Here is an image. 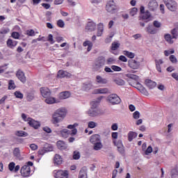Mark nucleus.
<instances>
[{"label":"nucleus","mask_w":178,"mask_h":178,"mask_svg":"<svg viewBox=\"0 0 178 178\" xmlns=\"http://www.w3.org/2000/svg\"><path fill=\"white\" fill-rule=\"evenodd\" d=\"M66 113H67V110H66L65 108L57 109L52 116V122L54 124H56V123L62 122V120L65 119Z\"/></svg>","instance_id":"f257e3e1"},{"label":"nucleus","mask_w":178,"mask_h":178,"mask_svg":"<svg viewBox=\"0 0 178 178\" xmlns=\"http://www.w3.org/2000/svg\"><path fill=\"white\" fill-rule=\"evenodd\" d=\"M126 77H127L128 79H131V80H134L135 82H129L130 86H131L132 87H135V88H137V87H140V88H143V86H141V84H140V83H138V76L134 74H127Z\"/></svg>","instance_id":"f03ea898"},{"label":"nucleus","mask_w":178,"mask_h":178,"mask_svg":"<svg viewBox=\"0 0 178 178\" xmlns=\"http://www.w3.org/2000/svg\"><path fill=\"white\" fill-rule=\"evenodd\" d=\"M178 26L176 29H174L171 31V34L172 35H170V34L167 33L164 35V38L165 40V41H167V42H168V44H173V40L172 38H177L178 36Z\"/></svg>","instance_id":"7ed1b4c3"},{"label":"nucleus","mask_w":178,"mask_h":178,"mask_svg":"<svg viewBox=\"0 0 178 178\" xmlns=\"http://www.w3.org/2000/svg\"><path fill=\"white\" fill-rule=\"evenodd\" d=\"M106 10H107L109 13H115V12L118 10L116 3H115L113 0L108 1L106 5Z\"/></svg>","instance_id":"20e7f679"},{"label":"nucleus","mask_w":178,"mask_h":178,"mask_svg":"<svg viewBox=\"0 0 178 178\" xmlns=\"http://www.w3.org/2000/svg\"><path fill=\"white\" fill-rule=\"evenodd\" d=\"M165 6L171 10V12H175L177 9V3L173 0H163Z\"/></svg>","instance_id":"39448f33"},{"label":"nucleus","mask_w":178,"mask_h":178,"mask_svg":"<svg viewBox=\"0 0 178 178\" xmlns=\"http://www.w3.org/2000/svg\"><path fill=\"white\" fill-rule=\"evenodd\" d=\"M108 101L112 105H118L121 102L120 97L116 94H111L108 97Z\"/></svg>","instance_id":"423d86ee"},{"label":"nucleus","mask_w":178,"mask_h":178,"mask_svg":"<svg viewBox=\"0 0 178 178\" xmlns=\"http://www.w3.org/2000/svg\"><path fill=\"white\" fill-rule=\"evenodd\" d=\"M105 65V57L104 56H100L97 58L95 62V69L97 70H99L101 67Z\"/></svg>","instance_id":"0eeeda50"},{"label":"nucleus","mask_w":178,"mask_h":178,"mask_svg":"<svg viewBox=\"0 0 178 178\" xmlns=\"http://www.w3.org/2000/svg\"><path fill=\"white\" fill-rule=\"evenodd\" d=\"M60 134L64 138H67L69 136H76V134H77V129H73L72 131L69 129H63L60 131Z\"/></svg>","instance_id":"6e6552de"},{"label":"nucleus","mask_w":178,"mask_h":178,"mask_svg":"<svg viewBox=\"0 0 178 178\" xmlns=\"http://www.w3.org/2000/svg\"><path fill=\"white\" fill-rule=\"evenodd\" d=\"M56 178H68L69 177V171L59 170L58 171H54Z\"/></svg>","instance_id":"1a4fd4ad"},{"label":"nucleus","mask_w":178,"mask_h":178,"mask_svg":"<svg viewBox=\"0 0 178 178\" xmlns=\"http://www.w3.org/2000/svg\"><path fill=\"white\" fill-rule=\"evenodd\" d=\"M20 173L23 177H29L31 173V168L29 165H24L21 168Z\"/></svg>","instance_id":"9d476101"},{"label":"nucleus","mask_w":178,"mask_h":178,"mask_svg":"<svg viewBox=\"0 0 178 178\" xmlns=\"http://www.w3.org/2000/svg\"><path fill=\"white\" fill-rule=\"evenodd\" d=\"M27 122L29 124V126H31V127H33V129H38L40 126H41V124L38 121H35L31 118H27Z\"/></svg>","instance_id":"9b49d317"},{"label":"nucleus","mask_w":178,"mask_h":178,"mask_svg":"<svg viewBox=\"0 0 178 178\" xmlns=\"http://www.w3.org/2000/svg\"><path fill=\"white\" fill-rule=\"evenodd\" d=\"M128 66L131 69L137 70L140 67V62L136 61V60H130L128 61Z\"/></svg>","instance_id":"f8f14e48"},{"label":"nucleus","mask_w":178,"mask_h":178,"mask_svg":"<svg viewBox=\"0 0 178 178\" xmlns=\"http://www.w3.org/2000/svg\"><path fill=\"white\" fill-rule=\"evenodd\" d=\"M16 76H17V79H19V80H20V81H22V83H26V76L24 75V72H23V71L19 70L17 72Z\"/></svg>","instance_id":"ddd939ff"},{"label":"nucleus","mask_w":178,"mask_h":178,"mask_svg":"<svg viewBox=\"0 0 178 178\" xmlns=\"http://www.w3.org/2000/svg\"><path fill=\"white\" fill-rule=\"evenodd\" d=\"M70 76H72V74L66 71H63L62 70H59L57 74V77H58L59 79H63L65 77H70Z\"/></svg>","instance_id":"4468645a"},{"label":"nucleus","mask_w":178,"mask_h":178,"mask_svg":"<svg viewBox=\"0 0 178 178\" xmlns=\"http://www.w3.org/2000/svg\"><path fill=\"white\" fill-rule=\"evenodd\" d=\"M145 84L149 88L150 90H152V88H155L156 87V82L153 81L151 79H146L145 81Z\"/></svg>","instance_id":"2eb2a0df"},{"label":"nucleus","mask_w":178,"mask_h":178,"mask_svg":"<svg viewBox=\"0 0 178 178\" xmlns=\"http://www.w3.org/2000/svg\"><path fill=\"white\" fill-rule=\"evenodd\" d=\"M54 162L55 165H62V163H63V159L62 158V156L59 154H55Z\"/></svg>","instance_id":"dca6fc26"},{"label":"nucleus","mask_w":178,"mask_h":178,"mask_svg":"<svg viewBox=\"0 0 178 178\" xmlns=\"http://www.w3.org/2000/svg\"><path fill=\"white\" fill-rule=\"evenodd\" d=\"M170 177L171 178H177L178 177V165H175L170 170Z\"/></svg>","instance_id":"f3484780"},{"label":"nucleus","mask_w":178,"mask_h":178,"mask_svg":"<svg viewBox=\"0 0 178 178\" xmlns=\"http://www.w3.org/2000/svg\"><path fill=\"white\" fill-rule=\"evenodd\" d=\"M95 29H97V24L95 23L92 22H88L86 30L88 31H94Z\"/></svg>","instance_id":"a211bd4d"},{"label":"nucleus","mask_w":178,"mask_h":178,"mask_svg":"<svg viewBox=\"0 0 178 178\" xmlns=\"http://www.w3.org/2000/svg\"><path fill=\"white\" fill-rule=\"evenodd\" d=\"M148 8L149 10H156L158 8V3L155 0L151 1L148 4Z\"/></svg>","instance_id":"6ab92c4d"},{"label":"nucleus","mask_w":178,"mask_h":178,"mask_svg":"<svg viewBox=\"0 0 178 178\" xmlns=\"http://www.w3.org/2000/svg\"><path fill=\"white\" fill-rule=\"evenodd\" d=\"M146 31H147V33H148V34H156V33H158V30H156V29L154 28V26H152V25H149L146 28Z\"/></svg>","instance_id":"aec40b11"},{"label":"nucleus","mask_w":178,"mask_h":178,"mask_svg":"<svg viewBox=\"0 0 178 178\" xmlns=\"http://www.w3.org/2000/svg\"><path fill=\"white\" fill-rule=\"evenodd\" d=\"M16 45H17V41L16 40H13L12 39H8L7 40V47H8V48H15V47H16Z\"/></svg>","instance_id":"412c9836"},{"label":"nucleus","mask_w":178,"mask_h":178,"mask_svg":"<svg viewBox=\"0 0 178 178\" xmlns=\"http://www.w3.org/2000/svg\"><path fill=\"white\" fill-rule=\"evenodd\" d=\"M98 100L97 101H93L90 103L91 105V108L92 109H98L97 108L98 107V105L99 104V102H101V100L102 99V97H99L97 99Z\"/></svg>","instance_id":"4be33fe9"},{"label":"nucleus","mask_w":178,"mask_h":178,"mask_svg":"<svg viewBox=\"0 0 178 178\" xmlns=\"http://www.w3.org/2000/svg\"><path fill=\"white\" fill-rule=\"evenodd\" d=\"M45 102L46 104H56L59 102V101H57L56 99H55L54 97L49 96V97H46Z\"/></svg>","instance_id":"5701e85b"},{"label":"nucleus","mask_w":178,"mask_h":178,"mask_svg":"<svg viewBox=\"0 0 178 178\" xmlns=\"http://www.w3.org/2000/svg\"><path fill=\"white\" fill-rule=\"evenodd\" d=\"M96 81L99 84H106L108 83V80L105 78H102V76L97 75L96 76Z\"/></svg>","instance_id":"b1692460"},{"label":"nucleus","mask_w":178,"mask_h":178,"mask_svg":"<svg viewBox=\"0 0 178 178\" xmlns=\"http://www.w3.org/2000/svg\"><path fill=\"white\" fill-rule=\"evenodd\" d=\"M59 99H67V98H69L70 97V92L65 91L62 92L59 94Z\"/></svg>","instance_id":"393cba45"},{"label":"nucleus","mask_w":178,"mask_h":178,"mask_svg":"<svg viewBox=\"0 0 178 178\" xmlns=\"http://www.w3.org/2000/svg\"><path fill=\"white\" fill-rule=\"evenodd\" d=\"M155 63H156V69L159 73L162 72V70L161 68V65L163 63V60L162 59L160 60H155Z\"/></svg>","instance_id":"a878e982"},{"label":"nucleus","mask_w":178,"mask_h":178,"mask_svg":"<svg viewBox=\"0 0 178 178\" xmlns=\"http://www.w3.org/2000/svg\"><path fill=\"white\" fill-rule=\"evenodd\" d=\"M99 142H100L99 135L95 134V135H92L90 137V143H92V144H95L96 143H99Z\"/></svg>","instance_id":"bb28decb"},{"label":"nucleus","mask_w":178,"mask_h":178,"mask_svg":"<svg viewBox=\"0 0 178 178\" xmlns=\"http://www.w3.org/2000/svg\"><path fill=\"white\" fill-rule=\"evenodd\" d=\"M83 47H88L87 51L88 52H90V51L92 49V43L90 40H86L83 43Z\"/></svg>","instance_id":"cd10ccee"},{"label":"nucleus","mask_w":178,"mask_h":178,"mask_svg":"<svg viewBox=\"0 0 178 178\" xmlns=\"http://www.w3.org/2000/svg\"><path fill=\"white\" fill-rule=\"evenodd\" d=\"M103 33H104V24L100 23L98 24L97 36L101 37V35H102Z\"/></svg>","instance_id":"c85d7f7f"},{"label":"nucleus","mask_w":178,"mask_h":178,"mask_svg":"<svg viewBox=\"0 0 178 178\" xmlns=\"http://www.w3.org/2000/svg\"><path fill=\"white\" fill-rule=\"evenodd\" d=\"M99 111L98 109L90 108L88 111V115L91 117L97 116Z\"/></svg>","instance_id":"c756f323"},{"label":"nucleus","mask_w":178,"mask_h":178,"mask_svg":"<svg viewBox=\"0 0 178 178\" xmlns=\"http://www.w3.org/2000/svg\"><path fill=\"white\" fill-rule=\"evenodd\" d=\"M57 147L58 149H66V148H67L66 143L62 140H58L57 142Z\"/></svg>","instance_id":"7c9ffc66"},{"label":"nucleus","mask_w":178,"mask_h":178,"mask_svg":"<svg viewBox=\"0 0 178 178\" xmlns=\"http://www.w3.org/2000/svg\"><path fill=\"white\" fill-rule=\"evenodd\" d=\"M136 137H137V133L134 132V131H129L128 134V140L129 141H133V140H134V138H136Z\"/></svg>","instance_id":"2f4dec72"},{"label":"nucleus","mask_w":178,"mask_h":178,"mask_svg":"<svg viewBox=\"0 0 178 178\" xmlns=\"http://www.w3.org/2000/svg\"><path fill=\"white\" fill-rule=\"evenodd\" d=\"M108 88H99L95 91V94H108Z\"/></svg>","instance_id":"473e14b6"},{"label":"nucleus","mask_w":178,"mask_h":178,"mask_svg":"<svg viewBox=\"0 0 178 178\" xmlns=\"http://www.w3.org/2000/svg\"><path fill=\"white\" fill-rule=\"evenodd\" d=\"M113 81L118 86H124V84H125L124 81L120 78L115 79H113Z\"/></svg>","instance_id":"72a5a7b5"},{"label":"nucleus","mask_w":178,"mask_h":178,"mask_svg":"<svg viewBox=\"0 0 178 178\" xmlns=\"http://www.w3.org/2000/svg\"><path fill=\"white\" fill-rule=\"evenodd\" d=\"M123 54L124 55H125V56L129 58V59H133L134 56H136V54H134V53L130 52L129 51H124Z\"/></svg>","instance_id":"f704fd0d"},{"label":"nucleus","mask_w":178,"mask_h":178,"mask_svg":"<svg viewBox=\"0 0 178 178\" xmlns=\"http://www.w3.org/2000/svg\"><path fill=\"white\" fill-rule=\"evenodd\" d=\"M94 144V147L93 149H95V151H99V149H101V148H102V143L100 142H97L96 143H93Z\"/></svg>","instance_id":"c9c22d12"},{"label":"nucleus","mask_w":178,"mask_h":178,"mask_svg":"<svg viewBox=\"0 0 178 178\" xmlns=\"http://www.w3.org/2000/svg\"><path fill=\"white\" fill-rule=\"evenodd\" d=\"M151 17V13H149V11L146 10L142 16V19L143 20H148V19H149Z\"/></svg>","instance_id":"e433bc0d"},{"label":"nucleus","mask_w":178,"mask_h":178,"mask_svg":"<svg viewBox=\"0 0 178 178\" xmlns=\"http://www.w3.org/2000/svg\"><path fill=\"white\" fill-rule=\"evenodd\" d=\"M15 136H17L18 137H27V133L24 131H17L15 132Z\"/></svg>","instance_id":"4c0bfd02"},{"label":"nucleus","mask_w":178,"mask_h":178,"mask_svg":"<svg viewBox=\"0 0 178 178\" xmlns=\"http://www.w3.org/2000/svg\"><path fill=\"white\" fill-rule=\"evenodd\" d=\"M79 178H87V171L84 169H81L79 172Z\"/></svg>","instance_id":"58836bf2"},{"label":"nucleus","mask_w":178,"mask_h":178,"mask_svg":"<svg viewBox=\"0 0 178 178\" xmlns=\"http://www.w3.org/2000/svg\"><path fill=\"white\" fill-rule=\"evenodd\" d=\"M120 47V44L118 42H114L111 44V51H116Z\"/></svg>","instance_id":"ea45409f"},{"label":"nucleus","mask_w":178,"mask_h":178,"mask_svg":"<svg viewBox=\"0 0 178 178\" xmlns=\"http://www.w3.org/2000/svg\"><path fill=\"white\" fill-rule=\"evenodd\" d=\"M13 155L16 158H20V149L19 147H15L13 150Z\"/></svg>","instance_id":"a19ab883"},{"label":"nucleus","mask_w":178,"mask_h":178,"mask_svg":"<svg viewBox=\"0 0 178 178\" xmlns=\"http://www.w3.org/2000/svg\"><path fill=\"white\" fill-rule=\"evenodd\" d=\"M54 151V146L52 145H49L48 143H46L45 145V152H51Z\"/></svg>","instance_id":"79ce46f5"},{"label":"nucleus","mask_w":178,"mask_h":178,"mask_svg":"<svg viewBox=\"0 0 178 178\" xmlns=\"http://www.w3.org/2000/svg\"><path fill=\"white\" fill-rule=\"evenodd\" d=\"M15 88H16L15 81H13V80H10L8 82V90H15Z\"/></svg>","instance_id":"37998d69"},{"label":"nucleus","mask_w":178,"mask_h":178,"mask_svg":"<svg viewBox=\"0 0 178 178\" xmlns=\"http://www.w3.org/2000/svg\"><path fill=\"white\" fill-rule=\"evenodd\" d=\"M26 35H29V37H34V35H35V31L33 29L27 30L26 31Z\"/></svg>","instance_id":"c03bdc74"},{"label":"nucleus","mask_w":178,"mask_h":178,"mask_svg":"<svg viewBox=\"0 0 178 178\" xmlns=\"http://www.w3.org/2000/svg\"><path fill=\"white\" fill-rule=\"evenodd\" d=\"M11 37L15 40H19V38H20V33H19V32H13Z\"/></svg>","instance_id":"a18cd8bd"},{"label":"nucleus","mask_w":178,"mask_h":178,"mask_svg":"<svg viewBox=\"0 0 178 178\" xmlns=\"http://www.w3.org/2000/svg\"><path fill=\"white\" fill-rule=\"evenodd\" d=\"M97 124L92 121L89 122L88 124V127H89V129H95V127H97Z\"/></svg>","instance_id":"49530a36"},{"label":"nucleus","mask_w":178,"mask_h":178,"mask_svg":"<svg viewBox=\"0 0 178 178\" xmlns=\"http://www.w3.org/2000/svg\"><path fill=\"white\" fill-rule=\"evenodd\" d=\"M57 26L60 29H63V27H65V22H63L62 19H58L57 21Z\"/></svg>","instance_id":"de8ad7c7"},{"label":"nucleus","mask_w":178,"mask_h":178,"mask_svg":"<svg viewBox=\"0 0 178 178\" xmlns=\"http://www.w3.org/2000/svg\"><path fill=\"white\" fill-rule=\"evenodd\" d=\"M111 69L113 70V72H122V67L118 65H112Z\"/></svg>","instance_id":"09e8293b"},{"label":"nucleus","mask_w":178,"mask_h":178,"mask_svg":"<svg viewBox=\"0 0 178 178\" xmlns=\"http://www.w3.org/2000/svg\"><path fill=\"white\" fill-rule=\"evenodd\" d=\"M113 143L115 144V145L117 146L118 149L123 147V143H122V140H118V141L114 140Z\"/></svg>","instance_id":"8fccbe9b"},{"label":"nucleus","mask_w":178,"mask_h":178,"mask_svg":"<svg viewBox=\"0 0 178 178\" xmlns=\"http://www.w3.org/2000/svg\"><path fill=\"white\" fill-rule=\"evenodd\" d=\"M115 62H116V59H115L114 58H108L106 60L107 65H113Z\"/></svg>","instance_id":"3c124183"},{"label":"nucleus","mask_w":178,"mask_h":178,"mask_svg":"<svg viewBox=\"0 0 178 178\" xmlns=\"http://www.w3.org/2000/svg\"><path fill=\"white\" fill-rule=\"evenodd\" d=\"M118 152L122 155V156H124V154L126 151L124 150V146H122L121 147H118Z\"/></svg>","instance_id":"603ef678"},{"label":"nucleus","mask_w":178,"mask_h":178,"mask_svg":"<svg viewBox=\"0 0 178 178\" xmlns=\"http://www.w3.org/2000/svg\"><path fill=\"white\" fill-rule=\"evenodd\" d=\"M73 159H75V160L80 159V152L76 151L74 152Z\"/></svg>","instance_id":"864d4df0"},{"label":"nucleus","mask_w":178,"mask_h":178,"mask_svg":"<svg viewBox=\"0 0 178 178\" xmlns=\"http://www.w3.org/2000/svg\"><path fill=\"white\" fill-rule=\"evenodd\" d=\"M14 95H15L16 98H19V99H23V95L22 94V92L19 91L15 92Z\"/></svg>","instance_id":"5fc2aeb1"},{"label":"nucleus","mask_w":178,"mask_h":178,"mask_svg":"<svg viewBox=\"0 0 178 178\" xmlns=\"http://www.w3.org/2000/svg\"><path fill=\"white\" fill-rule=\"evenodd\" d=\"M77 126H79V124L77 123H74V124H70L67 127V128L71 129V130H77V129H76V127H77Z\"/></svg>","instance_id":"6e6d98bb"},{"label":"nucleus","mask_w":178,"mask_h":178,"mask_svg":"<svg viewBox=\"0 0 178 178\" xmlns=\"http://www.w3.org/2000/svg\"><path fill=\"white\" fill-rule=\"evenodd\" d=\"M169 59L170 62H172V63H177V58H176V56H175V55L170 56Z\"/></svg>","instance_id":"4d7b16f0"},{"label":"nucleus","mask_w":178,"mask_h":178,"mask_svg":"<svg viewBox=\"0 0 178 178\" xmlns=\"http://www.w3.org/2000/svg\"><path fill=\"white\" fill-rule=\"evenodd\" d=\"M15 163H13V162L10 163L9 165H8L9 170L10 172H13V170H15Z\"/></svg>","instance_id":"13d9d810"},{"label":"nucleus","mask_w":178,"mask_h":178,"mask_svg":"<svg viewBox=\"0 0 178 178\" xmlns=\"http://www.w3.org/2000/svg\"><path fill=\"white\" fill-rule=\"evenodd\" d=\"M30 148L32 149V151H37V149H38V145L32 143L30 145Z\"/></svg>","instance_id":"bf43d9fd"},{"label":"nucleus","mask_w":178,"mask_h":178,"mask_svg":"<svg viewBox=\"0 0 178 178\" xmlns=\"http://www.w3.org/2000/svg\"><path fill=\"white\" fill-rule=\"evenodd\" d=\"M137 8H133L130 11L129 15H131V16H134L137 14Z\"/></svg>","instance_id":"052dcab7"},{"label":"nucleus","mask_w":178,"mask_h":178,"mask_svg":"<svg viewBox=\"0 0 178 178\" xmlns=\"http://www.w3.org/2000/svg\"><path fill=\"white\" fill-rule=\"evenodd\" d=\"M133 118L134 119H140V112L138 111H135L134 113H133Z\"/></svg>","instance_id":"680f3d73"},{"label":"nucleus","mask_w":178,"mask_h":178,"mask_svg":"<svg viewBox=\"0 0 178 178\" xmlns=\"http://www.w3.org/2000/svg\"><path fill=\"white\" fill-rule=\"evenodd\" d=\"M152 152V147L149 146L145 152V155H149Z\"/></svg>","instance_id":"e2e57ef3"},{"label":"nucleus","mask_w":178,"mask_h":178,"mask_svg":"<svg viewBox=\"0 0 178 178\" xmlns=\"http://www.w3.org/2000/svg\"><path fill=\"white\" fill-rule=\"evenodd\" d=\"M153 26L154 27H156V29H159V27L161 26V24L158 21H154Z\"/></svg>","instance_id":"0e129e2a"},{"label":"nucleus","mask_w":178,"mask_h":178,"mask_svg":"<svg viewBox=\"0 0 178 178\" xmlns=\"http://www.w3.org/2000/svg\"><path fill=\"white\" fill-rule=\"evenodd\" d=\"M48 42H50V44H54L55 41H54V36L50 34L48 36Z\"/></svg>","instance_id":"69168bd1"},{"label":"nucleus","mask_w":178,"mask_h":178,"mask_svg":"<svg viewBox=\"0 0 178 178\" xmlns=\"http://www.w3.org/2000/svg\"><path fill=\"white\" fill-rule=\"evenodd\" d=\"M38 155H44L45 154V147H42V149H40L38 152Z\"/></svg>","instance_id":"338daca9"},{"label":"nucleus","mask_w":178,"mask_h":178,"mask_svg":"<svg viewBox=\"0 0 178 178\" xmlns=\"http://www.w3.org/2000/svg\"><path fill=\"white\" fill-rule=\"evenodd\" d=\"M119 60H121V62H127V58L124 56H120Z\"/></svg>","instance_id":"774afa93"}]
</instances>
